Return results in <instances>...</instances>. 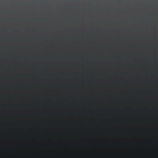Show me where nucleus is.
<instances>
[{
	"instance_id": "nucleus-1",
	"label": "nucleus",
	"mask_w": 158,
	"mask_h": 158,
	"mask_svg": "<svg viewBox=\"0 0 158 158\" xmlns=\"http://www.w3.org/2000/svg\"><path fill=\"white\" fill-rule=\"evenodd\" d=\"M135 99H132V102H135Z\"/></svg>"
},
{
	"instance_id": "nucleus-2",
	"label": "nucleus",
	"mask_w": 158,
	"mask_h": 158,
	"mask_svg": "<svg viewBox=\"0 0 158 158\" xmlns=\"http://www.w3.org/2000/svg\"><path fill=\"white\" fill-rule=\"evenodd\" d=\"M148 101H152V100H148Z\"/></svg>"
}]
</instances>
